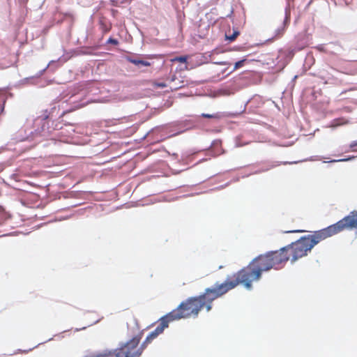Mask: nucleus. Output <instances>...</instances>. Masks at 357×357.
<instances>
[{
    "label": "nucleus",
    "mask_w": 357,
    "mask_h": 357,
    "mask_svg": "<svg viewBox=\"0 0 357 357\" xmlns=\"http://www.w3.org/2000/svg\"><path fill=\"white\" fill-rule=\"evenodd\" d=\"M357 229V212L352 211L335 224L323 229L313 235L301 237L296 243H292L294 248L291 262L307 255L308 251L321 241L335 235L345 229Z\"/></svg>",
    "instance_id": "1"
},
{
    "label": "nucleus",
    "mask_w": 357,
    "mask_h": 357,
    "mask_svg": "<svg viewBox=\"0 0 357 357\" xmlns=\"http://www.w3.org/2000/svg\"><path fill=\"white\" fill-rule=\"evenodd\" d=\"M273 265L268 252L265 255H260L255 258L250 265L240 271L237 275L241 283L243 284L248 289H250L252 281L259 280L261 278V273L273 268Z\"/></svg>",
    "instance_id": "2"
},
{
    "label": "nucleus",
    "mask_w": 357,
    "mask_h": 357,
    "mask_svg": "<svg viewBox=\"0 0 357 357\" xmlns=\"http://www.w3.org/2000/svg\"><path fill=\"white\" fill-rule=\"evenodd\" d=\"M206 302L200 301L199 296L190 298L186 302L181 303L176 309L167 314L169 320H178L187 318L191 315L197 317L200 310L204 306Z\"/></svg>",
    "instance_id": "3"
},
{
    "label": "nucleus",
    "mask_w": 357,
    "mask_h": 357,
    "mask_svg": "<svg viewBox=\"0 0 357 357\" xmlns=\"http://www.w3.org/2000/svg\"><path fill=\"white\" fill-rule=\"evenodd\" d=\"M234 279L227 278L225 282L218 284H216L211 288H207L204 294L199 296L200 301H204L206 303H212L217 298L222 296L229 290L234 288L237 284L241 283L238 275L234 276Z\"/></svg>",
    "instance_id": "4"
},
{
    "label": "nucleus",
    "mask_w": 357,
    "mask_h": 357,
    "mask_svg": "<svg viewBox=\"0 0 357 357\" xmlns=\"http://www.w3.org/2000/svg\"><path fill=\"white\" fill-rule=\"evenodd\" d=\"M289 249V246L284 247L280 250V251H271L268 252V255L271 257V261L273 265V268L278 270L282 268L281 264L287 262L289 257L287 253H284L286 250Z\"/></svg>",
    "instance_id": "5"
},
{
    "label": "nucleus",
    "mask_w": 357,
    "mask_h": 357,
    "mask_svg": "<svg viewBox=\"0 0 357 357\" xmlns=\"http://www.w3.org/2000/svg\"><path fill=\"white\" fill-rule=\"evenodd\" d=\"M160 321V324L155 328L153 331L151 332L154 334L155 337L161 334L164 331L165 328L168 326L169 322L172 321L173 320H169V318L167 317V315H165L161 318Z\"/></svg>",
    "instance_id": "6"
},
{
    "label": "nucleus",
    "mask_w": 357,
    "mask_h": 357,
    "mask_svg": "<svg viewBox=\"0 0 357 357\" xmlns=\"http://www.w3.org/2000/svg\"><path fill=\"white\" fill-rule=\"evenodd\" d=\"M128 61L129 62L135 64V66H138L139 68L142 67V66H149L151 65V63L149 61L142 60L138 58L128 57Z\"/></svg>",
    "instance_id": "7"
},
{
    "label": "nucleus",
    "mask_w": 357,
    "mask_h": 357,
    "mask_svg": "<svg viewBox=\"0 0 357 357\" xmlns=\"http://www.w3.org/2000/svg\"><path fill=\"white\" fill-rule=\"evenodd\" d=\"M185 86L183 80H179L178 82H174L172 84L171 88L172 90H177Z\"/></svg>",
    "instance_id": "8"
},
{
    "label": "nucleus",
    "mask_w": 357,
    "mask_h": 357,
    "mask_svg": "<svg viewBox=\"0 0 357 357\" xmlns=\"http://www.w3.org/2000/svg\"><path fill=\"white\" fill-rule=\"evenodd\" d=\"M6 96L5 93H0V102H3L2 105L1 106V112H3L4 109V104L6 102Z\"/></svg>",
    "instance_id": "9"
},
{
    "label": "nucleus",
    "mask_w": 357,
    "mask_h": 357,
    "mask_svg": "<svg viewBox=\"0 0 357 357\" xmlns=\"http://www.w3.org/2000/svg\"><path fill=\"white\" fill-rule=\"evenodd\" d=\"M218 93L221 96H229L233 92H231L228 89H221L219 90Z\"/></svg>",
    "instance_id": "10"
},
{
    "label": "nucleus",
    "mask_w": 357,
    "mask_h": 357,
    "mask_svg": "<svg viewBox=\"0 0 357 357\" xmlns=\"http://www.w3.org/2000/svg\"><path fill=\"white\" fill-rule=\"evenodd\" d=\"M245 61V59H243V60L236 62L234 64V68L232 71H234V70L241 68L243 66Z\"/></svg>",
    "instance_id": "11"
},
{
    "label": "nucleus",
    "mask_w": 357,
    "mask_h": 357,
    "mask_svg": "<svg viewBox=\"0 0 357 357\" xmlns=\"http://www.w3.org/2000/svg\"><path fill=\"white\" fill-rule=\"evenodd\" d=\"M239 35L238 31H234V33L231 36H226L227 39L230 41H233L236 39V38Z\"/></svg>",
    "instance_id": "12"
},
{
    "label": "nucleus",
    "mask_w": 357,
    "mask_h": 357,
    "mask_svg": "<svg viewBox=\"0 0 357 357\" xmlns=\"http://www.w3.org/2000/svg\"><path fill=\"white\" fill-rule=\"evenodd\" d=\"M355 158H356V156H350L347 158H342V159H339V160H333L329 161V162L349 161V160L354 159Z\"/></svg>",
    "instance_id": "13"
},
{
    "label": "nucleus",
    "mask_w": 357,
    "mask_h": 357,
    "mask_svg": "<svg viewBox=\"0 0 357 357\" xmlns=\"http://www.w3.org/2000/svg\"><path fill=\"white\" fill-rule=\"evenodd\" d=\"M201 116L202 117L208 118V119L218 118V114H208L203 113V114H202Z\"/></svg>",
    "instance_id": "14"
},
{
    "label": "nucleus",
    "mask_w": 357,
    "mask_h": 357,
    "mask_svg": "<svg viewBox=\"0 0 357 357\" xmlns=\"http://www.w3.org/2000/svg\"><path fill=\"white\" fill-rule=\"evenodd\" d=\"M186 60H187V58L185 56H179V57H176L174 59V61H179L181 63L186 62Z\"/></svg>",
    "instance_id": "15"
},
{
    "label": "nucleus",
    "mask_w": 357,
    "mask_h": 357,
    "mask_svg": "<svg viewBox=\"0 0 357 357\" xmlns=\"http://www.w3.org/2000/svg\"><path fill=\"white\" fill-rule=\"evenodd\" d=\"M155 86L158 88L163 89L167 86V84L165 82H155Z\"/></svg>",
    "instance_id": "16"
},
{
    "label": "nucleus",
    "mask_w": 357,
    "mask_h": 357,
    "mask_svg": "<svg viewBox=\"0 0 357 357\" xmlns=\"http://www.w3.org/2000/svg\"><path fill=\"white\" fill-rule=\"evenodd\" d=\"M107 43H109V44H113V45H117L119 43L118 40L114 39V38H109L107 40Z\"/></svg>",
    "instance_id": "17"
},
{
    "label": "nucleus",
    "mask_w": 357,
    "mask_h": 357,
    "mask_svg": "<svg viewBox=\"0 0 357 357\" xmlns=\"http://www.w3.org/2000/svg\"><path fill=\"white\" fill-rule=\"evenodd\" d=\"M289 15H290V13H289V6H288L285 8V20H287L289 19Z\"/></svg>",
    "instance_id": "18"
},
{
    "label": "nucleus",
    "mask_w": 357,
    "mask_h": 357,
    "mask_svg": "<svg viewBox=\"0 0 357 357\" xmlns=\"http://www.w3.org/2000/svg\"><path fill=\"white\" fill-rule=\"evenodd\" d=\"M336 121H337V123L335 125V126L343 125L347 123V121H345L344 119H337Z\"/></svg>",
    "instance_id": "19"
},
{
    "label": "nucleus",
    "mask_w": 357,
    "mask_h": 357,
    "mask_svg": "<svg viewBox=\"0 0 357 357\" xmlns=\"http://www.w3.org/2000/svg\"><path fill=\"white\" fill-rule=\"evenodd\" d=\"M307 44L306 43H304L303 45H298L297 47H295V49L293 50L294 52H296V51H298V50H301L302 49H303V47L306 45Z\"/></svg>",
    "instance_id": "20"
},
{
    "label": "nucleus",
    "mask_w": 357,
    "mask_h": 357,
    "mask_svg": "<svg viewBox=\"0 0 357 357\" xmlns=\"http://www.w3.org/2000/svg\"><path fill=\"white\" fill-rule=\"evenodd\" d=\"M177 79V77L175 75H172L169 79V82L170 84H173L176 82V80Z\"/></svg>",
    "instance_id": "21"
},
{
    "label": "nucleus",
    "mask_w": 357,
    "mask_h": 357,
    "mask_svg": "<svg viewBox=\"0 0 357 357\" xmlns=\"http://www.w3.org/2000/svg\"><path fill=\"white\" fill-rule=\"evenodd\" d=\"M204 306L206 307V310L209 312L211 310V303H206Z\"/></svg>",
    "instance_id": "22"
},
{
    "label": "nucleus",
    "mask_w": 357,
    "mask_h": 357,
    "mask_svg": "<svg viewBox=\"0 0 357 357\" xmlns=\"http://www.w3.org/2000/svg\"><path fill=\"white\" fill-rule=\"evenodd\" d=\"M355 146H357V140L352 142L349 145L350 148H354Z\"/></svg>",
    "instance_id": "23"
},
{
    "label": "nucleus",
    "mask_w": 357,
    "mask_h": 357,
    "mask_svg": "<svg viewBox=\"0 0 357 357\" xmlns=\"http://www.w3.org/2000/svg\"><path fill=\"white\" fill-rule=\"evenodd\" d=\"M86 105V103L85 102H82V103H80V104H78L75 106L76 108H80V107H82L84 106H85Z\"/></svg>",
    "instance_id": "24"
},
{
    "label": "nucleus",
    "mask_w": 357,
    "mask_h": 357,
    "mask_svg": "<svg viewBox=\"0 0 357 357\" xmlns=\"http://www.w3.org/2000/svg\"><path fill=\"white\" fill-rule=\"evenodd\" d=\"M218 63V64H220V65H226V64H227V62H225V61L219 62V63Z\"/></svg>",
    "instance_id": "25"
},
{
    "label": "nucleus",
    "mask_w": 357,
    "mask_h": 357,
    "mask_svg": "<svg viewBox=\"0 0 357 357\" xmlns=\"http://www.w3.org/2000/svg\"><path fill=\"white\" fill-rule=\"evenodd\" d=\"M54 61H51L50 62V63H49L48 66H50V65H51V63H54Z\"/></svg>",
    "instance_id": "26"
}]
</instances>
